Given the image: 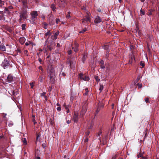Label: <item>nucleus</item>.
Instances as JSON below:
<instances>
[{
  "instance_id": "obj_26",
  "label": "nucleus",
  "mask_w": 159,
  "mask_h": 159,
  "mask_svg": "<svg viewBox=\"0 0 159 159\" xmlns=\"http://www.w3.org/2000/svg\"><path fill=\"white\" fill-rule=\"evenodd\" d=\"M103 85H102V84L100 85V88L99 89V90L101 91L103 90Z\"/></svg>"
},
{
  "instance_id": "obj_2",
  "label": "nucleus",
  "mask_w": 159,
  "mask_h": 159,
  "mask_svg": "<svg viewBox=\"0 0 159 159\" xmlns=\"http://www.w3.org/2000/svg\"><path fill=\"white\" fill-rule=\"evenodd\" d=\"M86 15H85V17L83 18L82 20V23L84 25L86 24L88 21L89 22H91V16H90V14L88 11H86Z\"/></svg>"
},
{
  "instance_id": "obj_44",
  "label": "nucleus",
  "mask_w": 159,
  "mask_h": 159,
  "mask_svg": "<svg viewBox=\"0 0 159 159\" xmlns=\"http://www.w3.org/2000/svg\"><path fill=\"white\" fill-rule=\"evenodd\" d=\"M89 133H90V132L89 131H87L86 133V134L87 136H88L89 135Z\"/></svg>"
},
{
  "instance_id": "obj_45",
  "label": "nucleus",
  "mask_w": 159,
  "mask_h": 159,
  "mask_svg": "<svg viewBox=\"0 0 159 159\" xmlns=\"http://www.w3.org/2000/svg\"><path fill=\"white\" fill-rule=\"evenodd\" d=\"M40 138V136L39 135H37V140L39 139Z\"/></svg>"
},
{
  "instance_id": "obj_38",
  "label": "nucleus",
  "mask_w": 159,
  "mask_h": 159,
  "mask_svg": "<svg viewBox=\"0 0 159 159\" xmlns=\"http://www.w3.org/2000/svg\"><path fill=\"white\" fill-rule=\"evenodd\" d=\"M140 65L141 66H142L143 67L144 66V64L142 62H141L140 63Z\"/></svg>"
},
{
  "instance_id": "obj_11",
  "label": "nucleus",
  "mask_w": 159,
  "mask_h": 159,
  "mask_svg": "<svg viewBox=\"0 0 159 159\" xmlns=\"http://www.w3.org/2000/svg\"><path fill=\"white\" fill-rule=\"evenodd\" d=\"M103 48L104 49L107 50V52H109V46L108 45H104L103 47Z\"/></svg>"
},
{
  "instance_id": "obj_52",
  "label": "nucleus",
  "mask_w": 159,
  "mask_h": 159,
  "mask_svg": "<svg viewBox=\"0 0 159 159\" xmlns=\"http://www.w3.org/2000/svg\"><path fill=\"white\" fill-rule=\"evenodd\" d=\"M59 34V32H57L55 33V35L57 36V35H58Z\"/></svg>"
},
{
  "instance_id": "obj_32",
  "label": "nucleus",
  "mask_w": 159,
  "mask_h": 159,
  "mask_svg": "<svg viewBox=\"0 0 159 159\" xmlns=\"http://www.w3.org/2000/svg\"><path fill=\"white\" fill-rule=\"evenodd\" d=\"M4 5V3L3 2L0 1V6L2 7Z\"/></svg>"
},
{
  "instance_id": "obj_31",
  "label": "nucleus",
  "mask_w": 159,
  "mask_h": 159,
  "mask_svg": "<svg viewBox=\"0 0 159 159\" xmlns=\"http://www.w3.org/2000/svg\"><path fill=\"white\" fill-rule=\"evenodd\" d=\"M140 12H141V13L143 15H145V12L143 11L142 9H141L140 10Z\"/></svg>"
},
{
  "instance_id": "obj_47",
  "label": "nucleus",
  "mask_w": 159,
  "mask_h": 159,
  "mask_svg": "<svg viewBox=\"0 0 159 159\" xmlns=\"http://www.w3.org/2000/svg\"><path fill=\"white\" fill-rule=\"evenodd\" d=\"M88 141V138H86L84 140V142H87Z\"/></svg>"
},
{
  "instance_id": "obj_8",
  "label": "nucleus",
  "mask_w": 159,
  "mask_h": 159,
  "mask_svg": "<svg viewBox=\"0 0 159 159\" xmlns=\"http://www.w3.org/2000/svg\"><path fill=\"white\" fill-rule=\"evenodd\" d=\"M78 119V114L77 113H75L73 117V120L75 122H76Z\"/></svg>"
},
{
  "instance_id": "obj_43",
  "label": "nucleus",
  "mask_w": 159,
  "mask_h": 159,
  "mask_svg": "<svg viewBox=\"0 0 159 159\" xmlns=\"http://www.w3.org/2000/svg\"><path fill=\"white\" fill-rule=\"evenodd\" d=\"M82 9H83V10H84L85 11V12L86 13V11H88V10H87L86 9V8L85 7H83L82 8Z\"/></svg>"
},
{
  "instance_id": "obj_16",
  "label": "nucleus",
  "mask_w": 159,
  "mask_h": 159,
  "mask_svg": "<svg viewBox=\"0 0 159 159\" xmlns=\"http://www.w3.org/2000/svg\"><path fill=\"white\" fill-rule=\"evenodd\" d=\"M46 93V92H44L41 94V96L44 97V98L46 100H47V96L45 95Z\"/></svg>"
},
{
  "instance_id": "obj_29",
  "label": "nucleus",
  "mask_w": 159,
  "mask_h": 159,
  "mask_svg": "<svg viewBox=\"0 0 159 159\" xmlns=\"http://www.w3.org/2000/svg\"><path fill=\"white\" fill-rule=\"evenodd\" d=\"M66 76V74L64 72H62L61 74H60V76Z\"/></svg>"
},
{
  "instance_id": "obj_12",
  "label": "nucleus",
  "mask_w": 159,
  "mask_h": 159,
  "mask_svg": "<svg viewBox=\"0 0 159 159\" xmlns=\"http://www.w3.org/2000/svg\"><path fill=\"white\" fill-rule=\"evenodd\" d=\"M0 49L3 51H6V47L3 45H0Z\"/></svg>"
},
{
  "instance_id": "obj_7",
  "label": "nucleus",
  "mask_w": 159,
  "mask_h": 159,
  "mask_svg": "<svg viewBox=\"0 0 159 159\" xmlns=\"http://www.w3.org/2000/svg\"><path fill=\"white\" fill-rule=\"evenodd\" d=\"M87 110V107L86 106H84L83 107L82 110L81 112V115H84L86 111Z\"/></svg>"
},
{
  "instance_id": "obj_62",
  "label": "nucleus",
  "mask_w": 159,
  "mask_h": 159,
  "mask_svg": "<svg viewBox=\"0 0 159 159\" xmlns=\"http://www.w3.org/2000/svg\"><path fill=\"white\" fill-rule=\"evenodd\" d=\"M98 12H100L101 11V9H98Z\"/></svg>"
},
{
  "instance_id": "obj_64",
  "label": "nucleus",
  "mask_w": 159,
  "mask_h": 159,
  "mask_svg": "<svg viewBox=\"0 0 159 159\" xmlns=\"http://www.w3.org/2000/svg\"><path fill=\"white\" fill-rule=\"evenodd\" d=\"M67 110V111H66L67 113H68L69 112V109Z\"/></svg>"
},
{
  "instance_id": "obj_25",
  "label": "nucleus",
  "mask_w": 159,
  "mask_h": 159,
  "mask_svg": "<svg viewBox=\"0 0 159 159\" xmlns=\"http://www.w3.org/2000/svg\"><path fill=\"white\" fill-rule=\"evenodd\" d=\"M76 48L74 49V51L75 52H77L78 51V49L77 48V47L78 46V44L77 43H75Z\"/></svg>"
},
{
  "instance_id": "obj_18",
  "label": "nucleus",
  "mask_w": 159,
  "mask_h": 159,
  "mask_svg": "<svg viewBox=\"0 0 159 159\" xmlns=\"http://www.w3.org/2000/svg\"><path fill=\"white\" fill-rule=\"evenodd\" d=\"M51 34V33H50V30H49L47 32L45 33V36L46 37L48 36H50Z\"/></svg>"
},
{
  "instance_id": "obj_1",
  "label": "nucleus",
  "mask_w": 159,
  "mask_h": 159,
  "mask_svg": "<svg viewBox=\"0 0 159 159\" xmlns=\"http://www.w3.org/2000/svg\"><path fill=\"white\" fill-rule=\"evenodd\" d=\"M47 72L49 74L48 78L52 82H54L55 80V77L56 75V72L54 68L52 65H49L47 69Z\"/></svg>"
},
{
  "instance_id": "obj_51",
  "label": "nucleus",
  "mask_w": 159,
  "mask_h": 159,
  "mask_svg": "<svg viewBox=\"0 0 159 159\" xmlns=\"http://www.w3.org/2000/svg\"><path fill=\"white\" fill-rule=\"evenodd\" d=\"M23 143H26V139L25 138H24V140H23Z\"/></svg>"
},
{
  "instance_id": "obj_63",
  "label": "nucleus",
  "mask_w": 159,
  "mask_h": 159,
  "mask_svg": "<svg viewBox=\"0 0 159 159\" xmlns=\"http://www.w3.org/2000/svg\"><path fill=\"white\" fill-rule=\"evenodd\" d=\"M54 38L55 39H57V37L55 35L54 36Z\"/></svg>"
},
{
  "instance_id": "obj_24",
  "label": "nucleus",
  "mask_w": 159,
  "mask_h": 159,
  "mask_svg": "<svg viewBox=\"0 0 159 159\" xmlns=\"http://www.w3.org/2000/svg\"><path fill=\"white\" fill-rule=\"evenodd\" d=\"M22 29L23 30H25V24H23L21 26Z\"/></svg>"
},
{
  "instance_id": "obj_53",
  "label": "nucleus",
  "mask_w": 159,
  "mask_h": 159,
  "mask_svg": "<svg viewBox=\"0 0 159 159\" xmlns=\"http://www.w3.org/2000/svg\"><path fill=\"white\" fill-rule=\"evenodd\" d=\"M5 12H7L8 11V9H7L6 8H5Z\"/></svg>"
},
{
  "instance_id": "obj_14",
  "label": "nucleus",
  "mask_w": 159,
  "mask_h": 159,
  "mask_svg": "<svg viewBox=\"0 0 159 159\" xmlns=\"http://www.w3.org/2000/svg\"><path fill=\"white\" fill-rule=\"evenodd\" d=\"M51 8L53 11H56V8L54 4H52L51 6Z\"/></svg>"
},
{
  "instance_id": "obj_27",
  "label": "nucleus",
  "mask_w": 159,
  "mask_h": 159,
  "mask_svg": "<svg viewBox=\"0 0 159 159\" xmlns=\"http://www.w3.org/2000/svg\"><path fill=\"white\" fill-rule=\"evenodd\" d=\"M95 78L97 81L99 82L100 81V80L98 79V76H95Z\"/></svg>"
},
{
  "instance_id": "obj_19",
  "label": "nucleus",
  "mask_w": 159,
  "mask_h": 159,
  "mask_svg": "<svg viewBox=\"0 0 159 159\" xmlns=\"http://www.w3.org/2000/svg\"><path fill=\"white\" fill-rule=\"evenodd\" d=\"M134 59V56H132L131 57V58L129 60V63H131L132 62L133 60Z\"/></svg>"
},
{
  "instance_id": "obj_33",
  "label": "nucleus",
  "mask_w": 159,
  "mask_h": 159,
  "mask_svg": "<svg viewBox=\"0 0 159 159\" xmlns=\"http://www.w3.org/2000/svg\"><path fill=\"white\" fill-rule=\"evenodd\" d=\"M30 84L31 86V88L33 89V88L34 87V83L33 82L30 83Z\"/></svg>"
},
{
  "instance_id": "obj_46",
  "label": "nucleus",
  "mask_w": 159,
  "mask_h": 159,
  "mask_svg": "<svg viewBox=\"0 0 159 159\" xmlns=\"http://www.w3.org/2000/svg\"><path fill=\"white\" fill-rule=\"evenodd\" d=\"M47 25L46 24V23L44 25V27H43L44 28L46 29H47Z\"/></svg>"
},
{
  "instance_id": "obj_37",
  "label": "nucleus",
  "mask_w": 159,
  "mask_h": 159,
  "mask_svg": "<svg viewBox=\"0 0 159 159\" xmlns=\"http://www.w3.org/2000/svg\"><path fill=\"white\" fill-rule=\"evenodd\" d=\"M145 100L146 102H149V99L148 98H146L145 99Z\"/></svg>"
},
{
  "instance_id": "obj_35",
  "label": "nucleus",
  "mask_w": 159,
  "mask_h": 159,
  "mask_svg": "<svg viewBox=\"0 0 159 159\" xmlns=\"http://www.w3.org/2000/svg\"><path fill=\"white\" fill-rule=\"evenodd\" d=\"M60 21V20L59 19H56V22L57 24Z\"/></svg>"
},
{
  "instance_id": "obj_56",
  "label": "nucleus",
  "mask_w": 159,
  "mask_h": 159,
  "mask_svg": "<svg viewBox=\"0 0 159 159\" xmlns=\"http://www.w3.org/2000/svg\"><path fill=\"white\" fill-rule=\"evenodd\" d=\"M40 82H42L43 81V78L42 77H40Z\"/></svg>"
},
{
  "instance_id": "obj_23",
  "label": "nucleus",
  "mask_w": 159,
  "mask_h": 159,
  "mask_svg": "<svg viewBox=\"0 0 159 159\" xmlns=\"http://www.w3.org/2000/svg\"><path fill=\"white\" fill-rule=\"evenodd\" d=\"M39 69L40 70H41V71H42V72L41 73L42 74V75H43V69L42 68V67L41 66H39Z\"/></svg>"
},
{
  "instance_id": "obj_58",
  "label": "nucleus",
  "mask_w": 159,
  "mask_h": 159,
  "mask_svg": "<svg viewBox=\"0 0 159 159\" xmlns=\"http://www.w3.org/2000/svg\"><path fill=\"white\" fill-rule=\"evenodd\" d=\"M8 125L9 126H11L13 125V124H11V123H10V124H9Z\"/></svg>"
},
{
  "instance_id": "obj_57",
  "label": "nucleus",
  "mask_w": 159,
  "mask_h": 159,
  "mask_svg": "<svg viewBox=\"0 0 159 159\" xmlns=\"http://www.w3.org/2000/svg\"><path fill=\"white\" fill-rule=\"evenodd\" d=\"M25 44L26 46H28L29 45V43L27 42H26L25 43Z\"/></svg>"
},
{
  "instance_id": "obj_50",
  "label": "nucleus",
  "mask_w": 159,
  "mask_h": 159,
  "mask_svg": "<svg viewBox=\"0 0 159 159\" xmlns=\"http://www.w3.org/2000/svg\"><path fill=\"white\" fill-rule=\"evenodd\" d=\"M100 63L102 64H102H104V62H103V60H101L100 61Z\"/></svg>"
},
{
  "instance_id": "obj_55",
  "label": "nucleus",
  "mask_w": 159,
  "mask_h": 159,
  "mask_svg": "<svg viewBox=\"0 0 159 159\" xmlns=\"http://www.w3.org/2000/svg\"><path fill=\"white\" fill-rule=\"evenodd\" d=\"M39 61L40 62H41L42 61V60L40 58H39Z\"/></svg>"
},
{
  "instance_id": "obj_39",
  "label": "nucleus",
  "mask_w": 159,
  "mask_h": 159,
  "mask_svg": "<svg viewBox=\"0 0 159 159\" xmlns=\"http://www.w3.org/2000/svg\"><path fill=\"white\" fill-rule=\"evenodd\" d=\"M101 68L102 69H104L105 68V66L103 65V64H102L101 66Z\"/></svg>"
},
{
  "instance_id": "obj_30",
  "label": "nucleus",
  "mask_w": 159,
  "mask_h": 159,
  "mask_svg": "<svg viewBox=\"0 0 159 159\" xmlns=\"http://www.w3.org/2000/svg\"><path fill=\"white\" fill-rule=\"evenodd\" d=\"M100 109V108L99 107V106L98 107V108L96 110L97 113H98Z\"/></svg>"
},
{
  "instance_id": "obj_41",
  "label": "nucleus",
  "mask_w": 159,
  "mask_h": 159,
  "mask_svg": "<svg viewBox=\"0 0 159 159\" xmlns=\"http://www.w3.org/2000/svg\"><path fill=\"white\" fill-rule=\"evenodd\" d=\"M33 121L34 122V124H35L37 123V122L35 121L34 118L33 119Z\"/></svg>"
},
{
  "instance_id": "obj_6",
  "label": "nucleus",
  "mask_w": 159,
  "mask_h": 159,
  "mask_svg": "<svg viewBox=\"0 0 159 159\" xmlns=\"http://www.w3.org/2000/svg\"><path fill=\"white\" fill-rule=\"evenodd\" d=\"M15 78L13 77L11 75H9L7 78L8 82H11L14 80Z\"/></svg>"
},
{
  "instance_id": "obj_20",
  "label": "nucleus",
  "mask_w": 159,
  "mask_h": 159,
  "mask_svg": "<svg viewBox=\"0 0 159 159\" xmlns=\"http://www.w3.org/2000/svg\"><path fill=\"white\" fill-rule=\"evenodd\" d=\"M87 57V56L86 55H84L83 58H82V61L84 63V61H85L86 58Z\"/></svg>"
},
{
  "instance_id": "obj_3",
  "label": "nucleus",
  "mask_w": 159,
  "mask_h": 159,
  "mask_svg": "<svg viewBox=\"0 0 159 159\" xmlns=\"http://www.w3.org/2000/svg\"><path fill=\"white\" fill-rule=\"evenodd\" d=\"M31 16V20L34 21H35L37 19V17L38 15L37 12L36 11H33L30 14Z\"/></svg>"
},
{
  "instance_id": "obj_42",
  "label": "nucleus",
  "mask_w": 159,
  "mask_h": 159,
  "mask_svg": "<svg viewBox=\"0 0 159 159\" xmlns=\"http://www.w3.org/2000/svg\"><path fill=\"white\" fill-rule=\"evenodd\" d=\"M57 111H60L61 110V107H58L57 108Z\"/></svg>"
},
{
  "instance_id": "obj_60",
  "label": "nucleus",
  "mask_w": 159,
  "mask_h": 159,
  "mask_svg": "<svg viewBox=\"0 0 159 159\" xmlns=\"http://www.w3.org/2000/svg\"><path fill=\"white\" fill-rule=\"evenodd\" d=\"M116 158V157L115 156H113L111 159H115Z\"/></svg>"
},
{
  "instance_id": "obj_48",
  "label": "nucleus",
  "mask_w": 159,
  "mask_h": 159,
  "mask_svg": "<svg viewBox=\"0 0 159 159\" xmlns=\"http://www.w3.org/2000/svg\"><path fill=\"white\" fill-rule=\"evenodd\" d=\"M66 122L67 124H69L70 123V120H68Z\"/></svg>"
},
{
  "instance_id": "obj_10",
  "label": "nucleus",
  "mask_w": 159,
  "mask_h": 159,
  "mask_svg": "<svg viewBox=\"0 0 159 159\" xmlns=\"http://www.w3.org/2000/svg\"><path fill=\"white\" fill-rule=\"evenodd\" d=\"M25 39L24 37H21L19 39V41L20 43L21 44H22L23 43H24L25 41Z\"/></svg>"
},
{
  "instance_id": "obj_4",
  "label": "nucleus",
  "mask_w": 159,
  "mask_h": 159,
  "mask_svg": "<svg viewBox=\"0 0 159 159\" xmlns=\"http://www.w3.org/2000/svg\"><path fill=\"white\" fill-rule=\"evenodd\" d=\"M9 64L7 60L6 59H5L2 62V66L4 69H5L6 67H7L9 66Z\"/></svg>"
},
{
  "instance_id": "obj_59",
  "label": "nucleus",
  "mask_w": 159,
  "mask_h": 159,
  "mask_svg": "<svg viewBox=\"0 0 159 159\" xmlns=\"http://www.w3.org/2000/svg\"><path fill=\"white\" fill-rule=\"evenodd\" d=\"M12 6H10L9 7V8L10 9H11L12 8Z\"/></svg>"
},
{
  "instance_id": "obj_17",
  "label": "nucleus",
  "mask_w": 159,
  "mask_h": 159,
  "mask_svg": "<svg viewBox=\"0 0 159 159\" xmlns=\"http://www.w3.org/2000/svg\"><path fill=\"white\" fill-rule=\"evenodd\" d=\"M75 61H72L71 60H70L69 61L70 66V67L71 66L72 64H75Z\"/></svg>"
},
{
  "instance_id": "obj_5",
  "label": "nucleus",
  "mask_w": 159,
  "mask_h": 159,
  "mask_svg": "<svg viewBox=\"0 0 159 159\" xmlns=\"http://www.w3.org/2000/svg\"><path fill=\"white\" fill-rule=\"evenodd\" d=\"M20 16L21 20L26 18V11H23L22 12L20 13Z\"/></svg>"
},
{
  "instance_id": "obj_22",
  "label": "nucleus",
  "mask_w": 159,
  "mask_h": 159,
  "mask_svg": "<svg viewBox=\"0 0 159 159\" xmlns=\"http://www.w3.org/2000/svg\"><path fill=\"white\" fill-rule=\"evenodd\" d=\"M87 29H86V28H85L84 29H83L81 31H80L79 32V33H84L85 31H87Z\"/></svg>"
},
{
  "instance_id": "obj_9",
  "label": "nucleus",
  "mask_w": 159,
  "mask_h": 159,
  "mask_svg": "<svg viewBox=\"0 0 159 159\" xmlns=\"http://www.w3.org/2000/svg\"><path fill=\"white\" fill-rule=\"evenodd\" d=\"M102 21L100 17L99 16H97L95 18L94 22L96 24Z\"/></svg>"
},
{
  "instance_id": "obj_36",
  "label": "nucleus",
  "mask_w": 159,
  "mask_h": 159,
  "mask_svg": "<svg viewBox=\"0 0 159 159\" xmlns=\"http://www.w3.org/2000/svg\"><path fill=\"white\" fill-rule=\"evenodd\" d=\"M71 53H72V51H71V50H69L68 51V54L69 55L71 54Z\"/></svg>"
},
{
  "instance_id": "obj_34",
  "label": "nucleus",
  "mask_w": 159,
  "mask_h": 159,
  "mask_svg": "<svg viewBox=\"0 0 159 159\" xmlns=\"http://www.w3.org/2000/svg\"><path fill=\"white\" fill-rule=\"evenodd\" d=\"M85 90L86 91V92L85 93H84V94L85 95H88V89H85Z\"/></svg>"
},
{
  "instance_id": "obj_40",
  "label": "nucleus",
  "mask_w": 159,
  "mask_h": 159,
  "mask_svg": "<svg viewBox=\"0 0 159 159\" xmlns=\"http://www.w3.org/2000/svg\"><path fill=\"white\" fill-rule=\"evenodd\" d=\"M138 87L139 88H140L142 87V84H138Z\"/></svg>"
},
{
  "instance_id": "obj_28",
  "label": "nucleus",
  "mask_w": 159,
  "mask_h": 159,
  "mask_svg": "<svg viewBox=\"0 0 159 159\" xmlns=\"http://www.w3.org/2000/svg\"><path fill=\"white\" fill-rule=\"evenodd\" d=\"M99 105V107L100 108V107H103L104 106V104L103 103H100L99 104L98 106Z\"/></svg>"
},
{
  "instance_id": "obj_15",
  "label": "nucleus",
  "mask_w": 159,
  "mask_h": 159,
  "mask_svg": "<svg viewBox=\"0 0 159 159\" xmlns=\"http://www.w3.org/2000/svg\"><path fill=\"white\" fill-rule=\"evenodd\" d=\"M89 78L88 77V76L87 75L84 76V79L83 80L84 81H88L89 80Z\"/></svg>"
},
{
  "instance_id": "obj_61",
  "label": "nucleus",
  "mask_w": 159,
  "mask_h": 159,
  "mask_svg": "<svg viewBox=\"0 0 159 159\" xmlns=\"http://www.w3.org/2000/svg\"><path fill=\"white\" fill-rule=\"evenodd\" d=\"M36 159H40V158L39 157H37Z\"/></svg>"
},
{
  "instance_id": "obj_21",
  "label": "nucleus",
  "mask_w": 159,
  "mask_h": 159,
  "mask_svg": "<svg viewBox=\"0 0 159 159\" xmlns=\"http://www.w3.org/2000/svg\"><path fill=\"white\" fill-rule=\"evenodd\" d=\"M143 152H142L140 153L138 155V157H142L143 158Z\"/></svg>"
},
{
  "instance_id": "obj_54",
  "label": "nucleus",
  "mask_w": 159,
  "mask_h": 159,
  "mask_svg": "<svg viewBox=\"0 0 159 159\" xmlns=\"http://www.w3.org/2000/svg\"><path fill=\"white\" fill-rule=\"evenodd\" d=\"M69 106H66L65 107V108L66 109V110H68L69 109Z\"/></svg>"
},
{
  "instance_id": "obj_13",
  "label": "nucleus",
  "mask_w": 159,
  "mask_h": 159,
  "mask_svg": "<svg viewBox=\"0 0 159 159\" xmlns=\"http://www.w3.org/2000/svg\"><path fill=\"white\" fill-rule=\"evenodd\" d=\"M84 76L82 73H80L79 75V78L82 80H84Z\"/></svg>"
},
{
  "instance_id": "obj_49",
  "label": "nucleus",
  "mask_w": 159,
  "mask_h": 159,
  "mask_svg": "<svg viewBox=\"0 0 159 159\" xmlns=\"http://www.w3.org/2000/svg\"><path fill=\"white\" fill-rule=\"evenodd\" d=\"M70 17V16L69 14H67L66 16V18H69Z\"/></svg>"
}]
</instances>
